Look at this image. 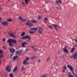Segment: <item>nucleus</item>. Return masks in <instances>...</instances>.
Instances as JSON below:
<instances>
[{"label":"nucleus","instance_id":"nucleus-1","mask_svg":"<svg viewBox=\"0 0 77 77\" xmlns=\"http://www.w3.org/2000/svg\"><path fill=\"white\" fill-rule=\"evenodd\" d=\"M7 42H8V44L9 46L10 47H12L13 46V44H13H17V40L16 39H10L8 40Z\"/></svg>","mask_w":77,"mask_h":77},{"label":"nucleus","instance_id":"nucleus-2","mask_svg":"<svg viewBox=\"0 0 77 77\" xmlns=\"http://www.w3.org/2000/svg\"><path fill=\"white\" fill-rule=\"evenodd\" d=\"M67 67L70 70H71L72 72V74L75 75V77H77V75L75 74L74 73V68L72 66H70L69 65H67Z\"/></svg>","mask_w":77,"mask_h":77},{"label":"nucleus","instance_id":"nucleus-3","mask_svg":"<svg viewBox=\"0 0 77 77\" xmlns=\"http://www.w3.org/2000/svg\"><path fill=\"white\" fill-rule=\"evenodd\" d=\"M29 57L26 58L25 60L23 61V65H27L29 63V62H27L28 60H29Z\"/></svg>","mask_w":77,"mask_h":77},{"label":"nucleus","instance_id":"nucleus-4","mask_svg":"<svg viewBox=\"0 0 77 77\" xmlns=\"http://www.w3.org/2000/svg\"><path fill=\"white\" fill-rule=\"evenodd\" d=\"M8 35L10 36H11V37H12V38H16V37L14 35V33H12V31H10L8 32Z\"/></svg>","mask_w":77,"mask_h":77},{"label":"nucleus","instance_id":"nucleus-5","mask_svg":"<svg viewBox=\"0 0 77 77\" xmlns=\"http://www.w3.org/2000/svg\"><path fill=\"white\" fill-rule=\"evenodd\" d=\"M28 22L26 23V25L27 26H29V27H32V26H33V24H32V23L30 22V20H28Z\"/></svg>","mask_w":77,"mask_h":77},{"label":"nucleus","instance_id":"nucleus-6","mask_svg":"<svg viewBox=\"0 0 77 77\" xmlns=\"http://www.w3.org/2000/svg\"><path fill=\"white\" fill-rule=\"evenodd\" d=\"M42 31H43V29L42 28V27H39L38 30L39 34L41 35L42 33Z\"/></svg>","mask_w":77,"mask_h":77},{"label":"nucleus","instance_id":"nucleus-7","mask_svg":"<svg viewBox=\"0 0 77 77\" xmlns=\"http://www.w3.org/2000/svg\"><path fill=\"white\" fill-rule=\"evenodd\" d=\"M71 59H77V53L74 54L72 56L70 57Z\"/></svg>","mask_w":77,"mask_h":77},{"label":"nucleus","instance_id":"nucleus-8","mask_svg":"<svg viewBox=\"0 0 77 77\" xmlns=\"http://www.w3.org/2000/svg\"><path fill=\"white\" fill-rule=\"evenodd\" d=\"M22 39H27L28 41H30L31 39V37L29 36V35H26L23 37Z\"/></svg>","mask_w":77,"mask_h":77},{"label":"nucleus","instance_id":"nucleus-9","mask_svg":"<svg viewBox=\"0 0 77 77\" xmlns=\"http://www.w3.org/2000/svg\"><path fill=\"white\" fill-rule=\"evenodd\" d=\"M66 47H67V46H65L63 48V50L64 52H65V53H68V51L66 50Z\"/></svg>","mask_w":77,"mask_h":77},{"label":"nucleus","instance_id":"nucleus-10","mask_svg":"<svg viewBox=\"0 0 77 77\" xmlns=\"http://www.w3.org/2000/svg\"><path fill=\"white\" fill-rule=\"evenodd\" d=\"M23 52L22 50H20L19 51H17L16 53V54H21Z\"/></svg>","mask_w":77,"mask_h":77},{"label":"nucleus","instance_id":"nucleus-11","mask_svg":"<svg viewBox=\"0 0 77 77\" xmlns=\"http://www.w3.org/2000/svg\"><path fill=\"white\" fill-rule=\"evenodd\" d=\"M6 71L9 72L10 71H11V69H10V67L9 66L7 67L6 68Z\"/></svg>","mask_w":77,"mask_h":77},{"label":"nucleus","instance_id":"nucleus-12","mask_svg":"<svg viewBox=\"0 0 77 77\" xmlns=\"http://www.w3.org/2000/svg\"><path fill=\"white\" fill-rule=\"evenodd\" d=\"M9 50L10 53H14L15 51V50L13 48H10L9 49Z\"/></svg>","mask_w":77,"mask_h":77},{"label":"nucleus","instance_id":"nucleus-13","mask_svg":"<svg viewBox=\"0 0 77 77\" xmlns=\"http://www.w3.org/2000/svg\"><path fill=\"white\" fill-rule=\"evenodd\" d=\"M19 20H21L22 21H26V19H23L22 18V17H19Z\"/></svg>","mask_w":77,"mask_h":77},{"label":"nucleus","instance_id":"nucleus-14","mask_svg":"<svg viewBox=\"0 0 77 77\" xmlns=\"http://www.w3.org/2000/svg\"><path fill=\"white\" fill-rule=\"evenodd\" d=\"M56 4H58V3H62V1L60 0H57L55 2Z\"/></svg>","mask_w":77,"mask_h":77},{"label":"nucleus","instance_id":"nucleus-15","mask_svg":"<svg viewBox=\"0 0 77 77\" xmlns=\"http://www.w3.org/2000/svg\"><path fill=\"white\" fill-rule=\"evenodd\" d=\"M22 45L23 47H25V46L26 45H27V44L26 42H23L22 44Z\"/></svg>","mask_w":77,"mask_h":77},{"label":"nucleus","instance_id":"nucleus-16","mask_svg":"<svg viewBox=\"0 0 77 77\" xmlns=\"http://www.w3.org/2000/svg\"><path fill=\"white\" fill-rule=\"evenodd\" d=\"M2 57H3V55L2 54V51L0 50V59H1Z\"/></svg>","mask_w":77,"mask_h":77},{"label":"nucleus","instance_id":"nucleus-17","mask_svg":"<svg viewBox=\"0 0 77 77\" xmlns=\"http://www.w3.org/2000/svg\"><path fill=\"white\" fill-rule=\"evenodd\" d=\"M2 25H4V26H5H5H7L8 23L6 21L3 22H2Z\"/></svg>","mask_w":77,"mask_h":77},{"label":"nucleus","instance_id":"nucleus-18","mask_svg":"<svg viewBox=\"0 0 77 77\" xmlns=\"http://www.w3.org/2000/svg\"><path fill=\"white\" fill-rule=\"evenodd\" d=\"M52 25L53 26H54V28L55 30H56V31H57V26L56 25H54V24H52Z\"/></svg>","mask_w":77,"mask_h":77},{"label":"nucleus","instance_id":"nucleus-19","mask_svg":"<svg viewBox=\"0 0 77 77\" xmlns=\"http://www.w3.org/2000/svg\"><path fill=\"white\" fill-rule=\"evenodd\" d=\"M17 68H18L17 66H16L14 68V70H13V72H16V71H17Z\"/></svg>","mask_w":77,"mask_h":77},{"label":"nucleus","instance_id":"nucleus-20","mask_svg":"<svg viewBox=\"0 0 77 77\" xmlns=\"http://www.w3.org/2000/svg\"><path fill=\"white\" fill-rule=\"evenodd\" d=\"M30 30H37V28H31L30 29Z\"/></svg>","mask_w":77,"mask_h":77},{"label":"nucleus","instance_id":"nucleus-21","mask_svg":"<svg viewBox=\"0 0 77 77\" xmlns=\"http://www.w3.org/2000/svg\"><path fill=\"white\" fill-rule=\"evenodd\" d=\"M9 76L10 77H14V75L12 73H10Z\"/></svg>","mask_w":77,"mask_h":77},{"label":"nucleus","instance_id":"nucleus-22","mask_svg":"<svg viewBox=\"0 0 77 77\" xmlns=\"http://www.w3.org/2000/svg\"><path fill=\"white\" fill-rule=\"evenodd\" d=\"M29 32L31 34H33L34 33H35V32L34 31H30V30H29Z\"/></svg>","mask_w":77,"mask_h":77},{"label":"nucleus","instance_id":"nucleus-23","mask_svg":"<svg viewBox=\"0 0 77 77\" xmlns=\"http://www.w3.org/2000/svg\"><path fill=\"white\" fill-rule=\"evenodd\" d=\"M31 21L32 23H36V21L35 20H32Z\"/></svg>","mask_w":77,"mask_h":77},{"label":"nucleus","instance_id":"nucleus-24","mask_svg":"<svg viewBox=\"0 0 77 77\" xmlns=\"http://www.w3.org/2000/svg\"><path fill=\"white\" fill-rule=\"evenodd\" d=\"M25 34H26V33L25 32H22V34H21L20 35L22 36H24V35Z\"/></svg>","mask_w":77,"mask_h":77},{"label":"nucleus","instance_id":"nucleus-25","mask_svg":"<svg viewBox=\"0 0 77 77\" xmlns=\"http://www.w3.org/2000/svg\"><path fill=\"white\" fill-rule=\"evenodd\" d=\"M29 0H25V3H26V4H28V2H29Z\"/></svg>","mask_w":77,"mask_h":77},{"label":"nucleus","instance_id":"nucleus-26","mask_svg":"<svg viewBox=\"0 0 77 77\" xmlns=\"http://www.w3.org/2000/svg\"><path fill=\"white\" fill-rule=\"evenodd\" d=\"M7 21H9L10 22H12V20L11 19H8L7 20Z\"/></svg>","mask_w":77,"mask_h":77},{"label":"nucleus","instance_id":"nucleus-27","mask_svg":"<svg viewBox=\"0 0 77 77\" xmlns=\"http://www.w3.org/2000/svg\"><path fill=\"white\" fill-rule=\"evenodd\" d=\"M17 56H15V57H14L13 58V60H15V59H17Z\"/></svg>","mask_w":77,"mask_h":77},{"label":"nucleus","instance_id":"nucleus-28","mask_svg":"<svg viewBox=\"0 0 77 77\" xmlns=\"http://www.w3.org/2000/svg\"><path fill=\"white\" fill-rule=\"evenodd\" d=\"M75 50V48H73L71 51V52H73Z\"/></svg>","mask_w":77,"mask_h":77},{"label":"nucleus","instance_id":"nucleus-29","mask_svg":"<svg viewBox=\"0 0 77 77\" xmlns=\"http://www.w3.org/2000/svg\"><path fill=\"white\" fill-rule=\"evenodd\" d=\"M46 77V75L45 74L41 76V77Z\"/></svg>","mask_w":77,"mask_h":77},{"label":"nucleus","instance_id":"nucleus-30","mask_svg":"<svg viewBox=\"0 0 77 77\" xmlns=\"http://www.w3.org/2000/svg\"><path fill=\"white\" fill-rule=\"evenodd\" d=\"M37 48H34L33 49V51H37Z\"/></svg>","mask_w":77,"mask_h":77},{"label":"nucleus","instance_id":"nucleus-31","mask_svg":"<svg viewBox=\"0 0 77 77\" xmlns=\"http://www.w3.org/2000/svg\"><path fill=\"white\" fill-rule=\"evenodd\" d=\"M49 59H50V57H48L46 60V62H48V60H49Z\"/></svg>","mask_w":77,"mask_h":77},{"label":"nucleus","instance_id":"nucleus-32","mask_svg":"<svg viewBox=\"0 0 77 77\" xmlns=\"http://www.w3.org/2000/svg\"><path fill=\"white\" fill-rule=\"evenodd\" d=\"M63 67L64 68V70H66V66H63Z\"/></svg>","mask_w":77,"mask_h":77},{"label":"nucleus","instance_id":"nucleus-33","mask_svg":"<svg viewBox=\"0 0 77 77\" xmlns=\"http://www.w3.org/2000/svg\"><path fill=\"white\" fill-rule=\"evenodd\" d=\"M68 77H74V75H69Z\"/></svg>","mask_w":77,"mask_h":77},{"label":"nucleus","instance_id":"nucleus-34","mask_svg":"<svg viewBox=\"0 0 77 77\" xmlns=\"http://www.w3.org/2000/svg\"><path fill=\"white\" fill-rule=\"evenodd\" d=\"M49 27L50 28V29H52V26H51V25H49Z\"/></svg>","mask_w":77,"mask_h":77},{"label":"nucleus","instance_id":"nucleus-35","mask_svg":"<svg viewBox=\"0 0 77 77\" xmlns=\"http://www.w3.org/2000/svg\"><path fill=\"white\" fill-rule=\"evenodd\" d=\"M38 19H41V17L39 16H38Z\"/></svg>","mask_w":77,"mask_h":77},{"label":"nucleus","instance_id":"nucleus-36","mask_svg":"<svg viewBox=\"0 0 77 77\" xmlns=\"http://www.w3.org/2000/svg\"><path fill=\"white\" fill-rule=\"evenodd\" d=\"M75 42H76V43H77V39H75Z\"/></svg>","mask_w":77,"mask_h":77},{"label":"nucleus","instance_id":"nucleus-37","mask_svg":"<svg viewBox=\"0 0 77 77\" xmlns=\"http://www.w3.org/2000/svg\"><path fill=\"white\" fill-rule=\"evenodd\" d=\"M28 50H30L29 49H26V51H27Z\"/></svg>","mask_w":77,"mask_h":77},{"label":"nucleus","instance_id":"nucleus-38","mask_svg":"<svg viewBox=\"0 0 77 77\" xmlns=\"http://www.w3.org/2000/svg\"><path fill=\"white\" fill-rule=\"evenodd\" d=\"M38 62H41V60H38Z\"/></svg>","mask_w":77,"mask_h":77},{"label":"nucleus","instance_id":"nucleus-39","mask_svg":"<svg viewBox=\"0 0 77 77\" xmlns=\"http://www.w3.org/2000/svg\"><path fill=\"white\" fill-rule=\"evenodd\" d=\"M47 18H45L44 19V20L45 21H47Z\"/></svg>","mask_w":77,"mask_h":77},{"label":"nucleus","instance_id":"nucleus-40","mask_svg":"<svg viewBox=\"0 0 77 77\" xmlns=\"http://www.w3.org/2000/svg\"><path fill=\"white\" fill-rule=\"evenodd\" d=\"M5 40H6V39L5 38H3V41H5Z\"/></svg>","mask_w":77,"mask_h":77},{"label":"nucleus","instance_id":"nucleus-41","mask_svg":"<svg viewBox=\"0 0 77 77\" xmlns=\"http://www.w3.org/2000/svg\"><path fill=\"white\" fill-rule=\"evenodd\" d=\"M21 69H22V70H23V69H24V67H22Z\"/></svg>","mask_w":77,"mask_h":77},{"label":"nucleus","instance_id":"nucleus-42","mask_svg":"<svg viewBox=\"0 0 77 77\" xmlns=\"http://www.w3.org/2000/svg\"><path fill=\"white\" fill-rule=\"evenodd\" d=\"M34 47H35V46H32L31 47V48H34Z\"/></svg>","mask_w":77,"mask_h":77},{"label":"nucleus","instance_id":"nucleus-43","mask_svg":"<svg viewBox=\"0 0 77 77\" xmlns=\"http://www.w3.org/2000/svg\"><path fill=\"white\" fill-rule=\"evenodd\" d=\"M3 48L4 49H6V48H5V46H3Z\"/></svg>","mask_w":77,"mask_h":77},{"label":"nucleus","instance_id":"nucleus-44","mask_svg":"<svg viewBox=\"0 0 77 77\" xmlns=\"http://www.w3.org/2000/svg\"><path fill=\"white\" fill-rule=\"evenodd\" d=\"M34 58V57H31V59H33Z\"/></svg>","mask_w":77,"mask_h":77},{"label":"nucleus","instance_id":"nucleus-45","mask_svg":"<svg viewBox=\"0 0 77 77\" xmlns=\"http://www.w3.org/2000/svg\"><path fill=\"white\" fill-rule=\"evenodd\" d=\"M13 55V54H11V57H10V58H11V57H12V56Z\"/></svg>","mask_w":77,"mask_h":77},{"label":"nucleus","instance_id":"nucleus-46","mask_svg":"<svg viewBox=\"0 0 77 77\" xmlns=\"http://www.w3.org/2000/svg\"><path fill=\"white\" fill-rule=\"evenodd\" d=\"M57 27H58L59 28H60L61 27L60 26H58Z\"/></svg>","mask_w":77,"mask_h":77},{"label":"nucleus","instance_id":"nucleus-47","mask_svg":"<svg viewBox=\"0 0 77 77\" xmlns=\"http://www.w3.org/2000/svg\"><path fill=\"white\" fill-rule=\"evenodd\" d=\"M56 8H57V9H58V8L57 7V6H56Z\"/></svg>","mask_w":77,"mask_h":77},{"label":"nucleus","instance_id":"nucleus-48","mask_svg":"<svg viewBox=\"0 0 77 77\" xmlns=\"http://www.w3.org/2000/svg\"><path fill=\"white\" fill-rule=\"evenodd\" d=\"M60 10H62V8H60Z\"/></svg>","mask_w":77,"mask_h":77},{"label":"nucleus","instance_id":"nucleus-49","mask_svg":"<svg viewBox=\"0 0 77 77\" xmlns=\"http://www.w3.org/2000/svg\"><path fill=\"white\" fill-rule=\"evenodd\" d=\"M22 4H24V2H22Z\"/></svg>","mask_w":77,"mask_h":77},{"label":"nucleus","instance_id":"nucleus-50","mask_svg":"<svg viewBox=\"0 0 77 77\" xmlns=\"http://www.w3.org/2000/svg\"><path fill=\"white\" fill-rule=\"evenodd\" d=\"M65 70H63V72H65Z\"/></svg>","mask_w":77,"mask_h":77},{"label":"nucleus","instance_id":"nucleus-51","mask_svg":"<svg viewBox=\"0 0 77 77\" xmlns=\"http://www.w3.org/2000/svg\"><path fill=\"white\" fill-rule=\"evenodd\" d=\"M38 51H41V50L39 49V50H38Z\"/></svg>","mask_w":77,"mask_h":77},{"label":"nucleus","instance_id":"nucleus-52","mask_svg":"<svg viewBox=\"0 0 77 77\" xmlns=\"http://www.w3.org/2000/svg\"><path fill=\"white\" fill-rule=\"evenodd\" d=\"M45 23H47V22L46 21H45Z\"/></svg>","mask_w":77,"mask_h":77},{"label":"nucleus","instance_id":"nucleus-53","mask_svg":"<svg viewBox=\"0 0 77 77\" xmlns=\"http://www.w3.org/2000/svg\"><path fill=\"white\" fill-rule=\"evenodd\" d=\"M1 63V60H0V64Z\"/></svg>","mask_w":77,"mask_h":77},{"label":"nucleus","instance_id":"nucleus-54","mask_svg":"<svg viewBox=\"0 0 77 77\" xmlns=\"http://www.w3.org/2000/svg\"><path fill=\"white\" fill-rule=\"evenodd\" d=\"M75 46H76V47H77V45H75Z\"/></svg>","mask_w":77,"mask_h":77},{"label":"nucleus","instance_id":"nucleus-55","mask_svg":"<svg viewBox=\"0 0 77 77\" xmlns=\"http://www.w3.org/2000/svg\"><path fill=\"white\" fill-rule=\"evenodd\" d=\"M8 2H10V0H8Z\"/></svg>","mask_w":77,"mask_h":77},{"label":"nucleus","instance_id":"nucleus-56","mask_svg":"<svg viewBox=\"0 0 77 77\" xmlns=\"http://www.w3.org/2000/svg\"><path fill=\"white\" fill-rule=\"evenodd\" d=\"M2 20V18H0V20Z\"/></svg>","mask_w":77,"mask_h":77},{"label":"nucleus","instance_id":"nucleus-57","mask_svg":"<svg viewBox=\"0 0 77 77\" xmlns=\"http://www.w3.org/2000/svg\"><path fill=\"white\" fill-rule=\"evenodd\" d=\"M71 74V73L69 72V74Z\"/></svg>","mask_w":77,"mask_h":77},{"label":"nucleus","instance_id":"nucleus-58","mask_svg":"<svg viewBox=\"0 0 77 77\" xmlns=\"http://www.w3.org/2000/svg\"><path fill=\"white\" fill-rule=\"evenodd\" d=\"M0 10H1V7L0 6Z\"/></svg>","mask_w":77,"mask_h":77},{"label":"nucleus","instance_id":"nucleus-59","mask_svg":"<svg viewBox=\"0 0 77 77\" xmlns=\"http://www.w3.org/2000/svg\"><path fill=\"white\" fill-rule=\"evenodd\" d=\"M45 3H46V4H47V3H46V2H45Z\"/></svg>","mask_w":77,"mask_h":77},{"label":"nucleus","instance_id":"nucleus-60","mask_svg":"<svg viewBox=\"0 0 77 77\" xmlns=\"http://www.w3.org/2000/svg\"><path fill=\"white\" fill-rule=\"evenodd\" d=\"M45 1H47V0H45Z\"/></svg>","mask_w":77,"mask_h":77},{"label":"nucleus","instance_id":"nucleus-61","mask_svg":"<svg viewBox=\"0 0 77 77\" xmlns=\"http://www.w3.org/2000/svg\"><path fill=\"white\" fill-rule=\"evenodd\" d=\"M0 29H1V28H0Z\"/></svg>","mask_w":77,"mask_h":77}]
</instances>
